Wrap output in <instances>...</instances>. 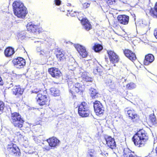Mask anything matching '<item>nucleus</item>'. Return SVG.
<instances>
[{
	"mask_svg": "<svg viewBox=\"0 0 157 157\" xmlns=\"http://www.w3.org/2000/svg\"><path fill=\"white\" fill-rule=\"evenodd\" d=\"M149 121L152 125L156 124L157 121L155 116L154 115L150 116Z\"/></svg>",
	"mask_w": 157,
	"mask_h": 157,
	"instance_id": "obj_31",
	"label": "nucleus"
},
{
	"mask_svg": "<svg viewBox=\"0 0 157 157\" xmlns=\"http://www.w3.org/2000/svg\"><path fill=\"white\" fill-rule=\"evenodd\" d=\"M48 72L52 77L56 78H59L61 75L60 71L58 69L55 67L49 69Z\"/></svg>",
	"mask_w": 157,
	"mask_h": 157,
	"instance_id": "obj_17",
	"label": "nucleus"
},
{
	"mask_svg": "<svg viewBox=\"0 0 157 157\" xmlns=\"http://www.w3.org/2000/svg\"><path fill=\"white\" fill-rule=\"evenodd\" d=\"M3 84V82L1 78V77L0 76V86L2 85Z\"/></svg>",
	"mask_w": 157,
	"mask_h": 157,
	"instance_id": "obj_50",
	"label": "nucleus"
},
{
	"mask_svg": "<svg viewBox=\"0 0 157 157\" xmlns=\"http://www.w3.org/2000/svg\"><path fill=\"white\" fill-rule=\"evenodd\" d=\"M61 54H63L62 53V52L60 51H57L56 52V54H59L61 55Z\"/></svg>",
	"mask_w": 157,
	"mask_h": 157,
	"instance_id": "obj_52",
	"label": "nucleus"
},
{
	"mask_svg": "<svg viewBox=\"0 0 157 157\" xmlns=\"http://www.w3.org/2000/svg\"><path fill=\"white\" fill-rule=\"evenodd\" d=\"M13 10H17L24 6L23 4L20 1H17L14 2L13 4Z\"/></svg>",
	"mask_w": 157,
	"mask_h": 157,
	"instance_id": "obj_22",
	"label": "nucleus"
},
{
	"mask_svg": "<svg viewBox=\"0 0 157 157\" xmlns=\"http://www.w3.org/2000/svg\"><path fill=\"white\" fill-rule=\"evenodd\" d=\"M37 103L41 106H43L45 105L48 104V100L47 98H46L43 99H37Z\"/></svg>",
	"mask_w": 157,
	"mask_h": 157,
	"instance_id": "obj_29",
	"label": "nucleus"
},
{
	"mask_svg": "<svg viewBox=\"0 0 157 157\" xmlns=\"http://www.w3.org/2000/svg\"><path fill=\"white\" fill-rule=\"evenodd\" d=\"M71 6V4H69V6Z\"/></svg>",
	"mask_w": 157,
	"mask_h": 157,
	"instance_id": "obj_58",
	"label": "nucleus"
},
{
	"mask_svg": "<svg viewBox=\"0 0 157 157\" xmlns=\"http://www.w3.org/2000/svg\"><path fill=\"white\" fill-rule=\"evenodd\" d=\"M114 76L110 75H106L104 76V82L106 85L109 87L111 90L113 91L115 89V85Z\"/></svg>",
	"mask_w": 157,
	"mask_h": 157,
	"instance_id": "obj_4",
	"label": "nucleus"
},
{
	"mask_svg": "<svg viewBox=\"0 0 157 157\" xmlns=\"http://www.w3.org/2000/svg\"><path fill=\"white\" fill-rule=\"evenodd\" d=\"M129 19V16L126 15H119L117 17V20L118 22L120 24L124 25L128 24Z\"/></svg>",
	"mask_w": 157,
	"mask_h": 157,
	"instance_id": "obj_13",
	"label": "nucleus"
},
{
	"mask_svg": "<svg viewBox=\"0 0 157 157\" xmlns=\"http://www.w3.org/2000/svg\"><path fill=\"white\" fill-rule=\"evenodd\" d=\"M154 146L155 147V153L157 156V139L155 140L154 142Z\"/></svg>",
	"mask_w": 157,
	"mask_h": 157,
	"instance_id": "obj_40",
	"label": "nucleus"
},
{
	"mask_svg": "<svg viewBox=\"0 0 157 157\" xmlns=\"http://www.w3.org/2000/svg\"><path fill=\"white\" fill-rule=\"evenodd\" d=\"M127 114L129 119L132 120L133 122L139 120V116L133 109L128 110Z\"/></svg>",
	"mask_w": 157,
	"mask_h": 157,
	"instance_id": "obj_11",
	"label": "nucleus"
},
{
	"mask_svg": "<svg viewBox=\"0 0 157 157\" xmlns=\"http://www.w3.org/2000/svg\"><path fill=\"white\" fill-rule=\"evenodd\" d=\"M10 86H13V83H11L10 84Z\"/></svg>",
	"mask_w": 157,
	"mask_h": 157,
	"instance_id": "obj_55",
	"label": "nucleus"
},
{
	"mask_svg": "<svg viewBox=\"0 0 157 157\" xmlns=\"http://www.w3.org/2000/svg\"><path fill=\"white\" fill-rule=\"evenodd\" d=\"M13 62L15 67L18 68L23 67L25 64V59L21 57H18L17 59H13Z\"/></svg>",
	"mask_w": 157,
	"mask_h": 157,
	"instance_id": "obj_9",
	"label": "nucleus"
},
{
	"mask_svg": "<svg viewBox=\"0 0 157 157\" xmlns=\"http://www.w3.org/2000/svg\"><path fill=\"white\" fill-rule=\"evenodd\" d=\"M72 66V65H69V66Z\"/></svg>",
	"mask_w": 157,
	"mask_h": 157,
	"instance_id": "obj_61",
	"label": "nucleus"
},
{
	"mask_svg": "<svg viewBox=\"0 0 157 157\" xmlns=\"http://www.w3.org/2000/svg\"><path fill=\"white\" fill-rule=\"evenodd\" d=\"M33 93H36V94H37L40 92V93H42V91H36V90H34L33 91Z\"/></svg>",
	"mask_w": 157,
	"mask_h": 157,
	"instance_id": "obj_51",
	"label": "nucleus"
},
{
	"mask_svg": "<svg viewBox=\"0 0 157 157\" xmlns=\"http://www.w3.org/2000/svg\"><path fill=\"white\" fill-rule=\"evenodd\" d=\"M147 14H148L153 18H157V2L155 3L153 8L151 7L149 10V12Z\"/></svg>",
	"mask_w": 157,
	"mask_h": 157,
	"instance_id": "obj_19",
	"label": "nucleus"
},
{
	"mask_svg": "<svg viewBox=\"0 0 157 157\" xmlns=\"http://www.w3.org/2000/svg\"><path fill=\"white\" fill-rule=\"evenodd\" d=\"M82 15L83 14L81 13L78 14V19L85 29L86 31H89L92 29V26L87 18L82 17Z\"/></svg>",
	"mask_w": 157,
	"mask_h": 157,
	"instance_id": "obj_6",
	"label": "nucleus"
},
{
	"mask_svg": "<svg viewBox=\"0 0 157 157\" xmlns=\"http://www.w3.org/2000/svg\"><path fill=\"white\" fill-rule=\"evenodd\" d=\"M6 154L9 156L11 155L15 156H19L21 155L20 151L18 147L13 143L9 144L7 146Z\"/></svg>",
	"mask_w": 157,
	"mask_h": 157,
	"instance_id": "obj_3",
	"label": "nucleus"
},
{
	"mask_svg": "<svg viewBox=\"0 0 157 157\" xmlns=\"http://www.w3.org/2000/svg\"><path fill=\"white\" fill-rule=\"evenodd\" d=\"M26 27L28 31L35 33L36 34L39 33L40 32V30L38 28V26L35 25L31 22L28 23Z\"/></svg>",
	"mask_w": 157,
	"mask_h": 157,
	"instance_id": "obj_14",
	"label": "nucleus"
},
{
	"mask_svg": "<svg viewBox=\"0 0 157 157\" xmlns=\"http://www.w3.org/2000/svg\"><path fill=\"white\" fill-rule=\"evenodd\" d=\"M14 53L13 49L11 47H9L5 50L4 54L6 57H10L13 55Z\"/></svg>",
	"mask_w": 157,
	"mask_h": 157,
	"instance_id": "obj_24",
	"label": "nucleus"
},
{
	"mask_svg": "<svg viewBox=\"0 0 157 157\" xmlns=\"http://www.w3.org/2000/svg\"><path fill=\"white\" fill-rule=\"evenodd\" d=\"M15 15L18 17L22 18H24L27 13L26 8L24 6L20 9H18V10H14Z\"/></svg>",
	"mask_w": 157,
	"mask_h": 157,
	"instance_id": "obj_15",
	"label": "nucleus"
},
{
	"mask_svg": "<svg viewBox=\"0 0 157 157\" xmlns=\"http://www.w3.org/2000/svg\"><path fill=\"white\" fill-rule=\"evenodd\" d=\"M78 123L77 122H76L75 121V122H73L72 124H73V125H74V126H76L78 125ZM71 124H72L71 123Z\"/></svg>",
	"mask_w": 157,
	"mask_h": 157,
	"instance_id": "obj_53",
	"label": "nucleus"
},
{
	"mask_svg": "<svg viewBox=\"0 0 157 157\" xmlns=\"http://www.w3.org/2000/svg\"><path fill=\"white\" fill-rule=\"evenodd\" d=\"M134 157H137V156H136V155H135Z\"/></svg>",
	"mask_w": 157,
	"mask_h": 157,
	"instance_id": "obj_56",
	"label": "nucleus"
},
{
	"mask_svg": "<svg viewBox=\"0 0 157 157\" xmlns=\"http://www.w3.org/2000/svg\"><path fill=\"white\" fill-rule=\"evenodd\" d=\"M155 59L154 56L151 54H148L146 55L143 61L144 65H148L152 63Z\"/></svg>",
	"mask_w": 157,
	"mask_h": 157,
	"instance_id": "obj_18",
	"label": "nucleus"
},
{
	"mask_svg": "<svg viewBox=\"0 0 157 157\" xmlns=\"http://www.w3.org/2000/svg\"><path fill=\"white\" fill-rule=\"evenodd\" d=\"M47 142L45 143H48L49 145L52 147H55L58 146L59 144L60 141L57 138L52 137L47 139Z\"/></svg>",
	"mask_w": 157,
	"mask_h": 157,
	"instance_id": "obj_16",
	"label": "nucleus"
},
{
	"mask_svg": "<svg viewBox=\"0 0 157 157\" xmlns=\"http://www.w3.org/2000/svg\"><path fill=\"white\" fill-rule=\"evenodd\" d=\"M72 61L73 63H75V60L74 59H73L72 60Z\"/></svg>",
	"mask_w": 157,
	"mask_h": 157,
	"instance_id": "obj_54",
	"label": "nucleus"
},
{
	"mask_svg": "<svg viewBox=\"0 0 157 157\" xmlns=\"http://www.w3.org/2000/svg\"><path fill=\"white\" fill-rule=\"evenodd\" d=\"M42 144H43V145H44V143H42Z\"/></svg>",
	"mask_w": 157,
	"mask_h": 157,
	"instance_id": "obj_57",
	"label": "nucleus"
},
{
	"mask_svg": "<svg viewBox=\"0 0 157 157\" xmlns=\"http://www.w3.org/2000/svg\"><path fill=\"white\" fill-rule=\"evenodd\" d=\"M153 34L155 38L157 39V28L155 29Z\"/></svg>",
	"mask_w": 157,
	"mask_h": 157,
	"instance_id": "obj_46",
	"label": "nucleus"
},
{
	"mask_svg": "<svg viewBox=\"0 0 157 157\" xmlns=\"http://www.w3.org/2000/svg\"><path fill=\"white\" fill-rule=\"evenodd\" d=\"M136 85L133 82H130L127 84L126 86V88L128 90H131L134 89Z\"/></svg>",
	"mask_w": 157,
	"mask_h": 157,
	"instance_id": "obj_33",
	"label": "nucleus"
},
{
	"mask_svg": "<svg viewBox=\"0 0 157 157\" xmlns=\"http://www.w3.org/2000/svg\"><path fill=\"white\" fill-rule=\"evenodd\" d=\"M98 69H96L94 70V72L95 74H98L100 76L102 75V72H100V71H98Z\"/></svg>",
	"mask_w": 157,
	"mask_h": 157,
	"instance_id": "obj_42",
	"label": "nucleus"
},
{
	"mask_svg": "<svg viewBox=\"0 0 157 157\" xmlns=\"http://www.w3.org/2000/svg\"><path fill=\"white\" fill-rule=\"evenodd\" d=\"M124 55L132 61L136 60V57L135 53L128 49H124L123 50Z\"/></svg>",
	"mask_w": 157,
	"mask_h": 157,
	"instance_id": "obj_12",
	"label": "nucleus"
},
{
	"mask_svg": "<svg viewBox=\"0 0 157 157\" xmlns=\"http://www.w3.org/2000/svg\"><path fill=\"white\" fill-rule=\"evenodd\" d=\"M67 16H68V14H67Z\"/></svg>",
	"mask_w": 157,
	"mask_h": 157,
	"instance_id": "obj_60",
	"label": "nucleus"
},
{
	"mask_svg": "<svg viewBox=\"0 0 157 157\" xmlns=\"http://www.w3.org/2000/svg\"><path fill=\"white\" fill-rule=\"evenodd\" d=\"M123 157H134L135 156L132 154L131 151L129 149H124V150Z\"/></svg>",
	"mask_w": 157,
	"mask_h": 157,
	"instance_id": "obj_27",
	"label": "nucleus"
},
{
	"mask_svg": "<svg viewBox=\"0 0 157 157\" xmlns=\"http://www.w3.org/2000/svg\"><path fill=\"white\" fill-rule=\"evenodd\" d=\"M24 90L23 88H21L19 86H15L12 89V91L13 94L15 95H22L23 93Z\"/></svg>",
	"mask_w": 157,
	"mask_h": 157,
	"instance_id": "obj_21",
	"label": "nucleus"
},
{
	"mask_svg": "<svg viewBox=\"0 0 157 157\" xmlns=\"http://www.w3.org/2000/svg\"><path fill=\"white\" fill-rule=\"evenodd\" d=\"M90 90V95L92 99H94L98 97V93L96 89L93 88H91Z\"/></svg>",
	"mask_w": 157,
	"mask_h": 157,
	"instance_id": "obj_25",
	"label": "nucleus"
},
{
	"mask_svg": "<svg viewBox=\"0 0 157 157\" xmlns=\"http://www.w3.org/2000/svg\"><path fill=\"white\" fill-rule=\"evenodd\" d=\"M50 91L52 94L54 96H59L60 94V91L57 88L52 87L51 88Z\"/></svg>",
	"mask_w": 157,
	"mask_h": 157,
	"instance_id": "obj_28",
	"label": "nucleus"
},
{
	"mask_svg": "<svg viewBox=\"0 0 157 157\" xmlns=\"http://www.w3.org/2000/svg\"><path fill=\"white\" fill-rule=\"evenodd\" d=\"M50 147L49 145H42V147L43 149H44V150H46L47 151L49 150L51 148Z\"/></svg>",
	"mask_w": 157,
	"mask_h": 157,
	"instance_id": "obj_41",
	"label": "nucleus"
},
{
	"mask_svg": "<svg viewBox=\"0 0 157 157\" xmlns=\"http://www.w3.org/2000/svg\"><path fill=\"white\" fill-rule=\"evenodd\" d=\"M84 80L86 82H92L93 79L92 78L88 76H86L84 78Z\"/></svg>",
	"mask_w": 157,
	"mask_h": 157,
	"instance_id": "obj_38",
	"label": "nucleus"
},
{
	"mask_svg": "<svg viewBox=\"0 0 157 157\" xmlns=\"http://www.w3.org/2000/svg\"><path fill=\"white\" fill-rule=\"evenodd\" d=\"M55 4L57 6H59L61 4V1L60 0H55Z\"/></svg>",
	"mask_w": 157,
	"mask_h": 157,
	"instance_id": "obj_44",
	"label": "nucleus"
},
{
	"mask_svg": "<svg viewBox=\"0 0 157 157\" xmlns=\"http://www.w3.org/2000/svg\"><path fill=\"white\" fill-rule=\"evenodd\" d=\"M107 52L111 63L114 64L119 61V56L113 51L111 50H107Z\"/></svg>",
	"mask_w": 157,
	"mask_h": 157,
	"instance_id": "obj_8",
	"label": "nucleus"
},
{
	"mask_svg": "<svg viewBox=\"0 0 157 157\" xmlns=\"http://www.w3.org/2000/svg\"><path fill=\"white\" fill-rule=\"evenodd\" d=\"M78 113L82 117H88L90 114V107L88 103L86 101H82L78 105Z\"/></svg>",
	"mask_w": 157,
	"mask_h": 157,
	"instance_id": "obj_2",
	"label": "nucleus"
},
{
	"mask_svg": "<svg viewBox=\"0 0 157 157\" xmlns=\"http://www.w3.org/2000/svg\"><path fill=\"white\" fill-rule=\"evenodd\" d=\"M45 97L47 98L46 95H43L42 93L40 92L37 94L36 98L37 100V99H39L40 100V99H43L44 98H45Z\"/></svg>",
	"mask_w": 157,
	"mask_h": 157,
	"instance_id": "obj_34",
	"label": "nucleus"
},
{
	"mask_svg": "<svg viewBox=\"0 0 157 157\" xmlns=\"http://www.w3.org/2000/svg\"><path fill=\"white\" fill-rule=\"evenodd\" d=\"M90 3H84L83 4V7L85 9H86L90 6Z\"/></svg>",
	"mask_w": 157,
	"mask_h": 157,
	"instance_id": "obj_43",
	"label": "nucleus"
},
{
	"mask_svg": "<svg viewBox=\"0 0 157 157\" xmlns=\"http://www.w3.org/2000/svg\"><path fill=\"white\" fill-rule=\"evenodd\" d=\"M24 122V121L21 118H20V119L12 122L15 127L19 128L22 127Z\"/></svg>",
	"mask_w": 157,
	"mask_h": 157,
	"instance_id": "obj_23",
	"label": "nucleus"
},
{
	"mask_svg": "<svg viewBox=\"0 0 157 157\" xmlns=\"http://www.w3.org/2000/svg\"><path fill=\"white\" fill-rule=\"evenodd\" d=\"M4 108V104L2 101H0V111L2 110Z\"/></svg>",
	"mask_w": 157,
	"mask_h": 157,
	"instance_id": "obj_45",
	"label": "nucleus"
},
{
	"mask_svg": "<svg viewBox=\"0 0 157 157\" xmlns=\"http://www.w3.org/2000/svg\"><path fill=\"white\" fill-rule=\"evenodd\" d=\"M94 111L98 116L103 115L104 112V108L101 103L99 101L96 100L93 103Z\"/></svg>",
	"mask_w": 157,
	"mask_h": 157,
	"instance_id": "obj_5",
	"label": "nucleus"
},
{
	"mask_svg": "<svg viewBox=\"0 0 157 157\" xmlns=\"http://www.w3.org/2000/svg\"><path fill=\"white\" fill-rule=\"evenodd\" d=\"M74 45L81 56L82 58H86L87 56L88 53L84 47L78 44H75Z\"/></svg>",
	"mask_w": 157,
	"mask_h": 157,
	"instance_id": "obj_10",
	"label": "nucleus"
},
{
	"mask_svg": "<svg viewBox=\"0 0 157 157\" xmlns=\"http://www.w3.org/2000/svg\"><path fill=\"white\" fill-rule=\"evenodd\" d=\"M70 91L72 94H75L79 92L81 93L82 92V87L79 83L75 84L71 89Z\"/></svg>",
	"mask_w": 157,
	"mask_h": 157,
	"instance_id": "obj_20",
	"label": "nucleus"
},
{
	"mask_svg": "<svg viewBox=\"0 0 157 157\" xmlns=\"http://www.w3.org/2000/svg\"><path fill=\"white\" fill-rule=\"evenodd\" d=\"M134 145L139 147H142L149 141V136L147 132L143 129L139 130L132 138Z\"/></svg>",
	"mask_w": 157,
	"mask_h": 157,
	"instance_id": "obj_1",
	"label": "nucleus"
},
{
	"mask_svg": "<svg viewBox=\"0 0 157 157\" xmlns=\"http://www.w3.org/2000/svg\"><path fill=\"white\" fill-rule=\"evenodd\" d=\"M104 139L106 141L107 147L112 150L116 148V144L114 138L110 136H105Z\"/></svg>",
	"mask_w": 157,
	"mask_h": 157,
	"instance_id": "obj_7",
	"label": "nucleus"
},
{
	"mask_svg": "<svg viewBox=\"0 0 157 157\" xmlns=\"http://www.w3.org/2000/svg\"><path fill=\"white\" fill-rule=\"evenodd\" d=\"M69 14L71 16L73 17L75 16V15H76V13L75 11H74V13H72V11L71 10L70 12H69Z\"/></svg>",
	"mask_w": 157,
	"mask_h": 157,
	"instance_id": "obj_47",
	"label": "nucleus"
},
{
	"mask_svg": "<svg viewBox=\"0 0 157 157\" xmlns=\"http://www.w3.org/2000/svg\"><path fill=\"white\" fill-rule=\"evenodd\" d=\"M114 25H115V23H114Z\"/></svg>",
	"mask_w": 157,
	"mask_h": 157,
	"instance_id": "obj_59",
	"label": "nucleus"
},
{
	"mask_svg": "<svg viewBox=\"0 0 157 157\" xmlns=\"http://www.w3.org/2000/svg\"><path fill=\"white\" fill-rule=\"evenodd\" d=\"M86 157H96L95 155L94 150L92 149L90 150L87 153Z\"/></svg>",
	"mask_w": 157,
	"mask_h": 157,
	"instance_id": "obj_32",
	"label": "nucleus"
},
{
	"mask_svg": "<svg viewBox=\"0 0 157 157\" xmlns=\"http://www.w3.org/2000/svg\"><path fill=\"white\" fill-rule=\"evenodd\" d=\"M118 0H105L106 3L109 5H115Z\"/></svg>",
	"mask_w": 157,
	"mask_h": 157,
	"instance_id": "obj_36",
	"label": "nucleus"
},
{
	"mask_svg": "<svg viewBox=\"0 0 157 157\" xmlns=\"http://www.w3.org/2000/svg\"><path fill=\"white\" fill-rule=\"evenodd\" d=\"M56 56L58 60L62 61L64 59L63 54H61V55L56 54Z\"/></svg>",
	"mask_w": 157,
	"mask_h": 157,
	"instance_id": "obj_37",
	"label": "nucleus"
},
{
	"mask_svg": "<svg viewBox=\"0 0 157 157\" xmlns=\"http://www.w3.org/2000/svg\"><path fill=\"white\" fill-rule=\"evenodd\" d=\"M16 134L17 135V136H19L20 138L23 137V136L19 132H17Z\"/></svg>",
	"mask_w": 157,
	"mask_h": 157,
	"instance_id": "obj_48",
	"label": "nucleus"
},
{
	"mask_svg": "<svg viewBox=\"0 0 157 157\" xmlns=\"http://www.w3.org/2000/svg\"><path fill=\"white\" fill-rule=\"evenodd\" d=\"M41 52H40V53H39V55H42L43 56H47L48 55V51H45L44 50H42Z\"/></svg>",
	"mask_w": 157,
	"mask_h": 157,
	"instance_id": "obj_39",
	"label": "nucleus"
},
{
	"mask_svg": "<svg viewBox=\"0 0 157 157\" xmlns=\"http://www.w3.org/2000/svg\"><path fill=\"white\" fill-rule=\"evenodd\" d=\"M18 36L19 38L21 40H23L25 39L26 37L25 32L24 31L21 32L19 33L18 35Z\"/></svg>",
	"mask_w": 157,
	"mask_h": 157,
	"instance_id": "obj_35",
	"label": "nucleus"
},
{
	"mask_svg": "<svg viewBox=\"0 0 157 157\" xmlns=\"http://www.w3.org/2000/svg\"><path fill=\"white\" fill-rule=\"evenodd\" d=\"M93 48L94 51L97 52L102 50L103 47L101 45L98 43H96L94 44L93 46Z\"/></svg>",
	"mask_w": 157,
	"mask_h": 157,
	"instance_id": "obj_30",
	"label": "nucleus"
},
{
	"mask_svg": "<svg viewBox=\"0 0 157 157\" xmlns=\"http://www.w3.org/2000/svg\"><path fill=\"white\" fill-rule=\"evenodd\" d=\"M21 118V116L18 113L14 112L12 113L11 118V122L20 119Z\"/></svg>",
	"mask_w": 157,
	"mask_h": 157,
	"instance_id": "obj_26",
	"label": "nucleus"
},
{
	"mask_svg": "<svg viewBox=\"0 0 157 157\" xmlns=\"http://www.w3.org/2000/svg\"><path fill=\"white\" fill-rule=\"evenodd\" d=\"M36 50L37 52L39 53H39H40V52H41L42 50H41V48L40 47H38L36 49Z\"/></svg>",
	"mask_w": 157,
	"mask_h": 157,
	"instance_id": "obj_49",
	"label": "nucleus"
}]
</instances>
